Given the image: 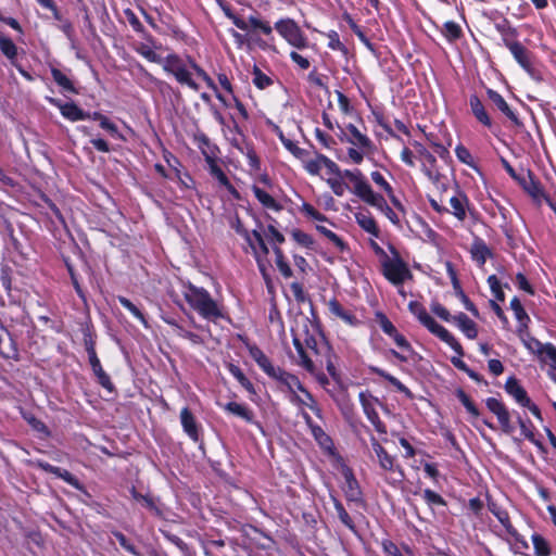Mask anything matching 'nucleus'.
<instances>
[{"label":"nucleus","mask_w":556,"mask_h":556,"mask_svg":"<svg viewBox=\"0 0 556 556\" xmlns=\"http://www.w3.org/2000/svg\"><path fill=\"white\" fill-rule=\"evenodd\" d=\"M184 296L189 305L203 318L216 320L223 316L216 301L205 289L189 283L184 291Z\"/></svg>","instance_id":"nucleus-1"},{"label":"nucleus","mask_w":556,"mask_h":556,"mask_svg":"<svg viewBox=\"0 0 556 556\" xmlns=\"http://www.w3.org/2000/svg\"><path fill=\"white\" fill-rule=\"evenodd\" d=\"M292 333H300L303 338L305 348L312 353L320 348V339L316 338L319 334L318 326L313 323L307 316L300 315L295 319V326L291 329Z\"/></svg>","instance_id":"nucleus-2"},{"label":"nucleus","mask_w":556,"mask_h":556,"mask_svg":"<svg viewBox=\"0 0 556 556\" xmlns=\"http://www.w3.org/2000/svg\"><path fill=\"white\" fill-rule=\"evenodd\" d=\"M163 68L167 73L175 76L178 83L189 86L191 89L198 91L199 85L191 78V73L187 68L184 61L176 54H169L164 59Z\"/></svg>","instance_id":"nucleus-3"},{"label":"nucleus","mask_w":556,"mask_h":556,"mask_svg":"<svg viewBox=\"0 0 556 556\" xmlns=\"http://www.w3.org/2000/svg\"><path fill=\"white\" fill-rule=\"evenodd\" d=\"M382 267L386 278L396 286L412 276L407 265L399 256L384 260Z\"/></svg>","instance_id":"nucleus-4"},{"label":"nucleus","mask_w":556,"mask_h":556,"mask_svg":"<svg viewBox=\"0 0 556 556\" xmlns=\"http://www.w3.org/2000/svg\"><path fill=\"white\" fill-rule=\"evenodd\" d=\"M270 377L280 381L283 386H286L288 388V390L290 392H292L293 395L295 394L294 390H293L294 388H296L298 390L303 392L305 394V397H307L311 401V404H308L309 408L314 412L319 410L317 407V403L314 400L313 395L302 386V383L300 382V380L296 376L291 375V374L282 370L281 368L277 367L275 375H271Z\"/></svg>","instance_id":"nucleus-5"},{"label":"nucleus","mask_w":556,"mask_h":556,"mask_svg":"<svg viewBox=\"0 0 556 556\" xmlns=\"http://www.w3.org/2000/svg\"><path fill=\"white\" fill-rule=\"evenodd\" d=\"M275 28L290 45L296 48L305 46V38L292 20H281L276 23Z\"/></svg>","instance_id":"nucleus-6"},{"label":"nucleus","mask_w":556,"mask_h":556,"mask_svg":"<svg viewBox=\"0 0 556 556\" xmlns=\"http://www.w3.org/2000/svg\"><path fill=\"white\" fill-rule=\"evenodd\" d=\"M359 402L362 404L365 415L372 424L375 429L379 433H387L386 425L380 420L379 415L375 409V404L378 403V400L367 392H361Z\"/></svg>","instance_id":"nucleus-7"},{"label":"nucleus","mask_w":556,"mask_h":556,"mask_svg":"<svg viewBox=\"0 0 556 556\" xmlns=\"http://www.w3.org/2000/svg\"><path fill=\"white\" fill-rule=\"evenodd\" d=\"M486 407L497 417L502 430L510 434L514 431V427L510 422V414L506 406L497 399L489 397L486 400Z\"/></svg>","instance_id":"nucleus-8"},{"label":"nucleus","mask_w":556,"mask_h":556,"mask_svg":"<svg viewBox=\"0 0 556 556\" xmlns=\"http://www.w3.org/2000/svg\"><path fill=\"white\" fill-rule=\"evenodd\" d=\"M503 41L505 47L509 49V51L514 55L515 60L519 63V65L530 73L532 70L530 51L520 42L511 40L510 38H503Z\"/></svg>","instance_id":"nucleus-9"},{"label":"nucleus","mask_w":556,"mask_h":556,"mask_svg":"<svg viewBox=\"0 0 556 556\" xmlns=\"http://www.w3.org/2000/svg\"><path fill=\"white\" fill-rule=\"evenodd\" d=\"M293 337V345L298 352L299 359L296 364L302 366L308 372H314L316 369V363L314 362V354L305 349L303 338L300 337V333H292Z\"/></svg>","instance_id":"nucleus-10"},{"label":"nucleus","mask_w":556,"mask_h":556,"mask_svg":"<svg viewBox=\"0 0 556 556\" xmlns=\"http://www.w3.org/2000/svg\"><path fill=\"white\" fill-rule=\"evenodd\" d=\"M313 354L315 357L314 359L324 361V365H326V369L329 375L332 377V379L338 381L340 376L333 363L334 354L331 346L323 338H320V348L314 351Z\"/></svg>","instance_id":"nucleus-11"},{"label":"nucleus","mask_w":556,"mask_h":556,"mask_svg":"<svg viewBox=\"0 0 556 556\" xmlns=\"http://www.w3.org/2000/svg\"><path fill=\"white\" fill-rule=\"evenodd\" d=\"M517 181L521 185L523 190L535 201H541L542 198H545L541 184L534 179L531 172L522 170L521 176Z\"/></svg>","instance_id":"nucleus-12"},{"label":"nucleus","mask_w":556,"mask_h":556,"mask_svg":"<svg viewBox=\"0 0 556 556\" xmlns=\"http://www.w3.org/2000/svg\"><path fill=\"white\" fill-rule=\"evenodd\" d=\"M426 328L437 337H439L442 341L447 343L459 356L464 354L462 345L457 342V340L441 325H439L434 319H432Z\"/></svg>","instance_id":"nucleus-13"},{"label":"nucleus","mask_w":556,"mask_h":556,"mask_svg":"<svg viewBox=\"0 0 556 556\" xmlns=\"http://www.w3.org/2000/svg\"><path fill=\"white\" fill-rule=\"evenodd\" d=\"M488 97L491 102L507 117L509 118L516 126H520L521 122L514 113V111L509 108L505 99L496 91L489 89Z\"/></svg>","instance_id":"nucleus-14"},{"label":"nucleus","mask_w":556,"mask_h":556,"mask_svg":"<svg viewBox=\"0 0 556 556\" xmlns=\"http://www.w3.org/2000/svg\"><path fill=\"white\" fill-rule=\"evenodd\" d=\"M180 421L185 432L190 437V439L197 442L199 440L198 424L189 408L185 407L181 409Z\"/></svg>","instance_id":"nucleus-15"},{"label":"nucleus","mask_w":556,"mask_h":556,"mask_svg":"<svg viewBox=\"0 0 556 556\" xmlns=\"http://www.w3.org/2000/svg\"><path fill=\"white\" fill-rule=\"evenodd\" d=\"M357 197L361 198L364 202L368 203L369 205L378 208L380 212L388 204L386 199L381 194L372 191L370 185L363 186Z\"/></svg>","instance_id":"nucleus-16"},{"label":"nucleus","mask_w":556,"mask_h":556,"mask_svg":"<svg viewBox=\"0 0 556 556\" xmlns=\"http://www.w3.org/2000/svg\"><path fill=\"white\" fill-rule=\"evenodd\" d=\"M505 390L510 394L521 406L529 405V397L526 390L519 384L516 378L510 377L505 383Z\"/></svg>","instance_id":"nucleus-17"},{"label":"nucleus","mask_w":556,"mask_h":556,"mask_svg":"<svg viewBox=\"0 0 556 556\" xmlns=\"http://www.w3.org/2000/svg\"><path fill=\"white\" fill-rule=\"evenodd\" d=\"M452 206V214L460 222L466 218V208L468 206V199L463 192H457L450 199Z\"/></svg>","instance_id":"nucleus-18"},{"label":"nucleus","mask_w":556,"mask_h":556,"mask_svg":"<svg viewBox=\"0 0 556 556\" xmlns=\"http://www.w3.org/2000/svg\"><path fill=\"white\" fill-rule=\"evenodd\" d=\"M470 253L473 261H476L480 266L484 265L486 258L492 254L491 250L480 238L475 239L470 249Z\"/></svg>","instance_id":"nucleus-19"},{"label":"nucleus","mask_w":556,"mask_h":556,"mask_svg":"<svg viewBox=\"0 0 556 556\" xmlns=\"http://www.w3.org/2000/svg\"><path fill=\"white\" fill-rule=\"evenodd\" d=\"M58 105H59V109H60L62 115L72 122L83 121V119H87L90 117L89 113L84 112L81 109H79L74 103H65V104L58 103Z\"/></svg>","instance_id":"nucleus-20"},{"label":"nucleus","mask_w":556,"mask_h":556,"mask_svg":"<svg viewBox=\"0 0 556 556\" xmlns=\"http://www.w3.org/2000/svg\"><path fill=\"white\" fill-rule=\"evenodd\" d=\"M371 445H372L375 454L377 455L380 467L383 470H389V471L393 470V468H394L393 457L387 453V451L379 444V442L375 438L371 439Z\"/></svg>","instance_id":"nucleus-21"},{"label":"nucleus","mask_w":556,"mask_h":556,"mask_svg":"<svg viewBox=\"0 0 556 556\" xmlns=\"http://www.w3.org/2000/svg\"><path fill=\"white\" fill-rule=\"evenodd\" d=\"M453 320L462 329L467 338L475 339L477 337V326L466 314L459 313L453 317Z\"/></svg>","instance_id":"nucleus-22"},{"label":"nucleus","mask_w":556,"mask_h":556,"mask_svg":"<svg viewBox=\"0 0 556 556\" xmlns=\"http://www.w3.org/2000/svg\"><path fill=\"white\" fill-rule=\"evenodd\" d=\"M355 219L362 229L375 237H379V228L371 215L364 212H358L355 214Z\"/></svg>","instance_id":"nucleus-23"},{"label":"nucleus","mask_w":556,"mask_h":556,"mask_svg":"<svg viewBox=\"0 0 556 556\" xmlns=\"http://www.w3.org/2000/svg\"><path fill=\"white\" fill-rule=\"evenodd\" d=\"M470 108L475 117L486 127L492 126L491 118L489 117L482 102L477 96L470 97Z\"/></svg>","instance_id":"nucleus-24"},{"label":"nucleus","mask_w":556,"mask_h":556,"mask_svg":"<svg viewBox=\"0 0 556 556\" xmlns=\"http://www.w3.org/2000/svg\"><path fill=\"white\" fill-rule=\"evenodd\" d=\"M251 356L253 359L257 363V365L270 377L271 375H275V371L277 370V367H275L268 357L258 349V348H252L250 350Z\"/></svg>","instance_id":"nucleus-25"},{"label":"nucleus","mask_w":556,"mask_h":556,"mask_svg":"<svg viewBox=\"0 0 556 556\" xmlns=\"http://www.w3.org/2000/svg\"><path fill=\"white\" fill-rule=\"evenodd\" d=\"M344 478H345L344 492H345L346 497L350 501H357L359 498L361 491H359V486H358L356 479L354 478L353 473L350 470H346L344 472Z\"/></svg>","instance_id":"nucleus-26"},{"label":"nucleus","mask_w":556,"mask_h":556,"mask_svg":"<svg viewBox=\"0 0 556 556\" xmlns=\"http://www.w3.org/2000/svg\"><path fill=\"white\" fill-rule=\"evenodd\" d=\"M225 409L228 413L236 415L248 422H251L253 420V413L247 406L239 404L237 402L227 403L225 405Z\"/></svg>","instance_id":"nucleus-27"},{"label":"nucleus","mask_w":556,"mask_h":556,"mask_svg":"<svg viewBox=\"0 0 556 556\" xmlns=\"http://www.w3.org/2000/svg\"><path fill=\"white\" fill-rule=\"evenodd\" d=\"M205 160L208 164L210 173L225 187L231 188V185L229 184V180L223 169L217 165L216 161L205 154Z\"/></svg>","instance_id":"nucleus-28"},{"label":"nucleus","mask_w":556,"mask_h":556,"mask_svg":"<svg viewBox=\"0 0 556 556\" xmlns=\"http://www.w3.org/2000/svg\"><path fill=\"white\" fill-rule=\"evenodd\" d=\"M329 312L336 317L344 320L348 324H353L354 316L346 312L343 306L337 300H330L328 302Z\"/></svg>","instance_id":"nucleus-29"},{"label":"nucleus","mask_w":556,"mask_h":556,"mask_svg":"<svg viewBox=\"0 0 556 556\" xmlns=\"http://www.w3.org/2000/svg\"><path fill=\"white\" fill-rule=\"evenodd\" d=\"M255 198L267 208L279 210L280 206L276 200L260 187L253 186L252 188Z\"/></svg>","instance_id":"nucleus-30"},{"label":"nucleus","mask_w":556,"mask_h":556,"mask_svg":"<svg viewBox=\"0 0 556 556\" xmlns=\"http://www.w3.org/2000/svg\"><path fill=\"white\" fill-rule=\"evenodd\" d=\"M371 370L374 372H376L377 375H379L380 377L388 380L392 386H394L396 388L397 391L404 393L407 397H409V399L413 397L412 392L394 376H392L379 368H372Z\"/></svg>","instance_id":"nucleus-31"},{"label":"nucleus","mask_w":556,"mask_h":556,"mask_svg":"<svg viewBox=\"0 0 556 556\" xmlns=\"http://www.w3.org/2000/svg\"><path fill=\"white\" fill-rule=\"evenodd\" d=\"M0 50L14 64L17 56V48L10 38L0 35Z\"/></svg>","instance_id":"nucleus-32"},{"label":"nucleus","mask_w":556,"mask_h":556,"mask_svg":"<svg viewBox=\"0 0 556 556\" xmlns=\"http://www.w3.org/2000/svg\"><path fill=\"white\" fill-rule=\"evenodd\" d=\"M245 22L249 25V29L248 30H250V29H252V30H260V31H262L266 36H269L273 33L271 26L267 22L262 21L261 18H258L255 15H251L248 18V21H245Z\"/></svg>","instance_id":"nucleus-33"},{"label":"nucleus","mask_w":556,"mask_h":556,"mask_svg":"<svg viewBox=\"0 0 556 556\" xmlns=\"http://www.w3.org/2000/svg\"><path fill=\"white\" fill-rule=\"evenodd\" d=\"M346 129L352 135V138L349 139L351 143L363 148H366L370 144V140L365 135H363L353 124H349Z\"/></svg>","instance_id":"nucleus-34"},{"label":"nucleus","mask_w":556,"mask_h":556,"mask_svg":"<svg viewBox=\"0 0 556 556\" xmlns=\"http://www.w3.org/2000/svg\"><path fill=\"white\" fill-rule=\"evenodd\" d=\"M274 253L276 255V265L285 278H290L293 273L288 263L285 261L283 253L280 248L275 247Z\"/></svg>","instance_id":"nucleus-35"},{"label":"nucleus","mask_w":556,"mask_h":556,"mask_svg":"<svg viewBox=\"0 0 556 556\" xmlns=\"http://www.w3.org/2000/svg\"><path fill=\"white\" fill-rule=\"evenodd\" d=\"M535 346H538V354H540L544 359H549L553 362L556 367V348L552 344H542L538 340H533Z\"/></svg>","instance_id":"nucleus-36"},{"label":"nucleus","mask_w":556,"mask_h":556,"mask_svg":"<svg viewBox=\"0 0 556 556\" xmlns=\"http://www.w3.org/2000/svg\"><path fill=\"white\" fill-rule=\"evenodd\" d=\"M532 543L535 549L536 556H549L551 549L547 541L540 534L532 535Z\"/></svg>","instance_id":"nucleus-37"},{"label":"nucleus","mask_w":556,"mask_h":556,"mask_svg":"<svg viewBox=\"0 0 556 556\" xmlns=\"http://www.w3.org/2000/svg\"><path fill=\"white\" fill-rule=\"evenodd\" d=\"M137 52L150 62L163 64L164 60L155 53L152 48L147 43H140L136 48Z\"/></svg>","instance_id":"nucleus-38"},{"label":"nucleus","mask_w":556,"mask_h":556,"mask_svg":"<svg viewBox=\"0 0 556 556\" xmlns=\"http://www.w3.org/2000/svg\"><path fill=\"white\" fill-rule=\"evenodd\" d=\"M51 74H52L54 81L59 86H61L64 90L75 92L73 83L70 80V78L64 73H62L58 68H52Z\"/></svg>","instance_id":"nucleus-39"},{"label":"nucleus","mask_w":556,"mask_h":556,"mask_svg":"<svg viewBox=\"0 0 556 556\" xmlns=\"http://www.w3.org/2000/svg\"><path fill=\"white\" fill-rule=\"evenodd\" d=\"M228 369L230 371V374L239 381V383L247 390H252L253 386L251 383V381L244 376V374L242 372V370L233 365V364H229L228 365Z\"/></svg>","instance_id":"nucleus-40"},{"label":"nucleus","mask_w":556,"mask_h":556,"mask_svg":"<svg viewBox=\"0 0 556 556\" xmlns=\"http://www.w3.org/2000/svg\"><path fill=\"white\" fill-rule=\"evenodd\" d=\"M94 376L97 377L98 382L106 389L109 392L114 391V386L109 377V375L103 370L102 366L92 370Z\"/></svg>","instance_id":"nucleus-41"},{"label":"nucleus","mask_w":556,"mask_h":556,"mask_svg":"<svg viewBox=\"0 0 556 556\" xmlns=\"http://www.w3.org/2000/svg\"><path fill=\"white\" fill-rule=\"evenodd\" d=\"M443 34L448 40H456L462 36V28L454 22H446L444 24Z\"/></svg>","instance_id":"nucleus-42"},{"label":"nucleus","mask_w":556,"mask_h":556,"mask_svg":"<svg viewBox=\"0 0 556 556\" xmlns=\"http://www.w3.org/2000/svg\"><path fill=\"white\" fill-rule=\"evenodd\" d=\"M130 493L132 498L136 502L140 503L146 508H149L151 510L156 509L153 498L150 497L149 495H143L139 493L134 486L131 488Z\"/></svg>","instance_id":"nucleus-43"},{"label":"nucleus","mask_w":556,"mask_h":556,"mask_svg":"<svg viewBox=\"0 0 556 556\" xmlns=\"http://www.w3.org/2000/svg\"><path fill=\"white\" fill-rule=\"evenodd\" d=\"M279 138H280L281 142L283 143V146L286 147V149H288L294 156H296L299 159L304 157L306 151L299 148L292 140L286 138L281 131L279 134Z\"/></svg>","instance_id":"nucleus-44"},{"label":"nucleus","mask_w":556,"mask_h":556,"mask_svg":"<svg viewBox=\"0 0 556 556\" xmlns=\"http://www.w3.org/2000/svg\"><path fill=\"white\" fill-rule=\"evenodd\" d=\"M510 308L514 311V314H515V317L521 323L525 325V323L527 320H529V317L526 313V311L523 309L522 305H521V302L519 301L518 298H514L511 301H510Z\"/></svg>","instance_id":"nucleus-45"},{"label":"nucleus","mask_w":556,"mask_h":556,"mask_svg":"<svg viewBox=\"0 0 556 556\" xmlns=\"http://www.w3.org/2000/svg\"><path fill=\"white\" fill-rule=\"evenodd\" d=\"M223 11L225 13V15L232 21V23L241 30H248L249 29V25L248 23L240 18L239 16H237L232 11L231 9L228 7V5H223Z\"/></svg>","instance_id":"nucleus-46"},{"label":"nucleus","mask_w":556,"mask_h":556,"mask_svg":"<svg viewBox=\"0 0 556 556\" xmlns=\"http://www.w3.org/2000/svg\"><path fill=\"white\" fill-rule=\"evenodd\" d=\"M232 228L236 230L237 233H239L240 236H242L247 242L249 243V245L251 247V249L253 250V252L256 253V247L254 244V242L251 240V235L250 232L243 227L242 223L240 222L239 218H237L233 223H232Z\"/></svg>","instance_id":"nucleus-47"},{"label":"nucleus","mask_w":556,"mask_h":556,"mask_svg":"<svg viewBox=\"0 0 556 556\" xmlns=\"http://www.w3.org/2000/svg\"><path fill=\"white\" fill-rule=\"evenodd\" d=\"M377 320H378L380 328L388 336H392L397 331L396 328L394 327V325L388 319V317L384 314L378 313Z\"/></svg>","instance_id":"nucleus-48"},{"label":"nucleus","mask_w":556,"mask_h":556,"mask_svg":"<svg viewBox=\"0 0 556 556\" xmlns=\"http://www.w3.org/2000/svg\"><path fill=\"white\" fill-rule=\"evenodd\" d=\"M457 397L462 402V404L466 407L468 413H470L472 416L477 417L479 416V410L472 403V401L469 399V396L462 390L457 392Z\"/></svg>","instance_id":"nucleus-49"},{"label":"nucleus","mask_w":556,"mask_h":556,"mask_svg":"<svg viewBox=\"0 0 556 556\" xmlns=\"http://www.w3.org/2000/svg\"><path fill=\"white\" fill-rule=\"evenodd\" d=\"M334 508H336L338 518L341 520V522L343 525H345L346 527H349L350 529H353V527H354L353 521H352L351 517L349 516L348 511L344 509L343 505L340 502L336 501Z\"/></svg>","instance_id":"nucleus-50"},{"label":"nucleus","mask_w":556,"mask_h":556,"mask_svg":"<svg viewBox=\"0 0 556 556\" xmlns=\"http://www.w3.org/2000/svg\"><path fill=\"white\" fill-rule=\"evenodd\" d=\"M488 283L494 294V296L498 300V301H504V292L502 290V287H501V282L500 280L497 279V277L495 275H492L488 278Z\"/></svg>","instance_id":"nucleus-51"},{"label":"nucleus","mask_w":556,"mask_h":556,"mask_svg":"<svg viewBox=\"0 0 556 556\" xmlns=\"http://www.w3.org/2000/svg\"><path fill=\"white\" fill-rule=\"evenodd\" d=\"M253 74H254L253 83L260 89H264L270 85V83H271L270 78L268 76H266L265 74H263L258 67H256V66L254 67Z\"/></svg>","instance_id":"nucleus-52"},{"label":"nucleus","mask_w":556,"mask_h":556,"mask_svg":"<svg viewBox=\"0 0 556 556\" xmlns=\"http://www.w3.org/2000/svg\"><path fill=\"white\" fill-rule=\"evenodd\" d=\"M424 498L429 505H446V502L440 494L429 489L424 491Z\"/></svg>","instance_id":"nucleus-53"},{"label":"nucleus","mask_w":556,"mask_h":556,"mask_svg":"<svg viewBox=\"0 0 556 556\" xmlns=\"http://www.w3.org/2000/svg\"><path fill=\"white\" fill-rule=\"evenodd\" d=\"M350 181L354 184L353 191L356 195L359 194V190L363 188V186L369 185L358 169L354 170L353 175H351Z\"/></svg>","instance_id":"nucleus-54"},{"label":"nucleus","mask_w":556,"mask_h":556,"mask_svg":"<svg viewBox=\"0 0 556 556\" xmlns=\"http://www.w3.org/2000/svg\"><path fill=\"white\" fill-rule=\"evenodd\" d=\"M114 536L117 540V542L121 544L123 548H125L127 552L131 553L132 555L139 556V552L135 547L134 544H131L127 538L121 533V532H114Z\"/></svg>","instance_id":"nucleus-55"},{"label":"nucleus","mask_w":556,"mask_h":556,"mask_svg":"<svg viewBox=\"0 0 556 556\" xmlns=\"http://www.w3.org/2000/svg\"><path fill=\"white\" fill-rule=\"evenodd\" d=\"M118 301L119 303L126 308L128 309L136 318H138L139 320L143 321L144 323V317L142 315V313L139 311V308L132 304L128 299L124 298V296H119L118 298Z\"/></svg>","instance_id":"nucleus-56"},{"label":"nucleus","mask_w":556,"mask_h":556,"mask_svg":"<svg viewBox=\"0 0 556 556\" xmlns=\"http://www.w3.org/2000/svg\"><path fill=\"white\" fill-rule=\"evenodd\" d=\"M455 153H456L457 159L462 163L467 164V165L472 164V162H473L472 156H471L469 150L467 148H465L464 146L458 144L455 149Z\"/></svg>","instance_id":"nucleus-57"},{"label":"nucleus","mask_w":556,"mask_h":556,"mask_svg":"<svg viewBox=\"0 0 556 556\" xmlns=\"http://www.w3.org/2000/svg\"><path fill=\"white\" fill-rule=\"evenodd\" d=\"M317 230L320 231L325 237H327L331 242H333L341 250L344 249L343 241L331 230L327 229L323 226H317Z\"/></svg>","instance_id":"nucleus-58"},{"label":"nucleus","mask_w":556,"mask_h":556,"mask_svg":"<svg viewBox=\"0 0 556 556\" xmlns=\"http://www.w3.org/2000/svg\"><path fill=\"white\" fill-rule=\"evenodd\" d=\"M371 179L376 185L381 187L388 195L392 194V188L389 185V182L383 178V176L379 172H372L371 173Z\"/></svg>","instance_id":"nucleus-59"},{"label":"nucleus","mask_w":556,"mask_h":556,"mask_svg":"<svg viewBox=\"0 0 556 556\" xmlns=\"http://www.w3.org/2000/svg\"><path fill=\"white\" fill-rule=\"evenodd\" d=\"M518 424L521 430V433L532 443L540 445V443L535 440L533 430L530 426L527 425V422L522 418H518Z\"/></svg>","instance_id":"nucleus-60"},{"label":"nucleus","mask_w":556,"mask_h":556,"mask_svg":"<svg viewBox=\"0 0 556 556\" xmlns=\"http://www.w3.org/2000/svg\"><path fill=\"white\" fill-rule=\"evenodd\" d=\"M293 239L301 245L309 248L313 244V239L305 232L294 230L292 232Z\"/></svg>","instance_id":"nucleus-61"},{"label":"nucleus","mask_w":556,"mask_h":556,"mask_svg":"<svg viewBox=\"0 0 556 556\" xmlns=\"http://www.w3.org/2000/svg\"><path fill=\"white\" fill-rule=\"evenodd\" d=\"M431 311L441 319L445 321H450L452 319L451 314L448 311L442 306L440 303L434 302L431 304Z\"/></svg>","instance_id":"nucleus-62"},{"label":"nucleus","mask_w":556,"mask_h":556,"mask_svg":"<svg viewBox=\"0 0 556 556\" xmlns=\"http://www.w3.org/2000/svg\"><path fill=\"white\" fill-rule=\"evenodd\" d=\"M101 128L105 129L112 137L114 138H121V134L118 131L117 126L109 121L108 117L102 118V122L100 123Z\"/></svg>","instance_id":"nucleus-63"},{"label":"nucleus","mask_w":556,"mask_h":556,"mask_svg":"<svg viewBox=\"0 0 556 556\" xmlns=\"http://www.w3.org/2000/svg\"><path fill=\"white\" fill-rule=\"evenodd\" d=\"M327 182L334 192V194L339 197H342L344 194L346 189V185L344 182H342L339 179H328Z\"/></svg>","instance_id":"nucleus-64"}]
</instances>
